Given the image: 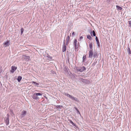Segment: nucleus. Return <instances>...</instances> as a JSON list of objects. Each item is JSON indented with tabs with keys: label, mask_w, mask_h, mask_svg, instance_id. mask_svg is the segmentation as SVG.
<instances>
[{
	"label": "nucleus",
	"mask_w": 131,
	"mask_h": 131,
	"mask_svg": "<svg viewBox=\"0 0 131 131\" xmlns=\"http://www.w3.org/2000/svg\"><path fill=\"white\" fill-rule=\"evenodd\" d=\"M22 79V77L20 76H19L18 77L17 80L18 82H20Z\"/></svg>",
	"instance_id": "obj_17"
},
{
	"label": "nucleus",
	"mask_w": 131,
	"mask_h": 131,
	"mask_svg": "<svg viewBox=\"0 0 131 131\" xmlns=\"http://www.w3.org/2000/svg\"><path fill=\"white\" fill-rule=\"evenodd\" d=\"M63 45H66L65 44V40H64L63 42Z\"/></svg>",
	"instance_id": "obj_33"
},
{
	"label": "nucleus",
	"mask_w": 131,
	"mask_h": 131,
	"mask_svg": "<svg viewBox=\"0 0 131 131\" xmlns=\"http://www.w3.org/2000/svg\"><path fill=\"white\" fill-rule=\"evenodd\" d=\"M86 58V55L84 56L83 57V62H84L85 61V60Z\"/></svg>",
	"instance_id": "obj_24"
},
{
	"label": "nucleus",
	"mask_w": 131,
	"mask_h": 131,
	"mask_svg": "<svg viewBox=\"0 0 131 131\" xmlns=\"http://www.w3.org/2000/svg\"><path fill=\"white\" fill-rule=\"evenodd\" d=\"M24 31V29L23 28H21V34L22 35Z\"/></svg>",
	"instance_id": "obj_25"
},
{
	"label": "nucleus",
	"mask_w": 131,
	"mask_h": 131,
	"mask_svg": "<svg viewBox=\"0 0 131 131\" xmlns=\"http://www.w3.org/2000/svg\"><path fill=\"white\" fill-rule=\"evenodd\" d=\"M69 39H70V36H68L67 38L66 41H69Z\"/></svg>",
	"instance_id": "obj_27"
},
{
	"label": "nucleus",
	"mask_w": 131,
	"mask_h": 131,
	"mask_svg": "<svg viewBox=\"0 0 131 131\" xmlns=\"http://www.w3.org/2000/svg\"><path fill=\"white\" fill-rule=\"evenodd\" d=\"M129 23V26L131 27V22H128Z\"/></svg>",
	"instance_id": "obj_30"
},
{
	"label": "nucleus",
	"mask_w": 131,
	"mask_h": 131,
	"mask_svg": "<svg viewBox=\"0 0 131 131\" xmlns=\"http://www.w3.org/2000/svg\"><path fill=\"white\" fill-rule=\"evenodd\" d=\"M9 118L8 116L6 118H5V122L7 126L9 124Z\"/></svg>",
	"instance_id": "obj_9"
},
{
	"label": "nucleus",
	"mask_w": 131,
	"mask_h": 131,
	"mask_svg": "<svg viewBox=\"0 0 131 131\" xmlns=\"http://www.w3.org/2000/svg\"><path fill=\"white\" fill-rule=\"evenodd\" d=\"M23 60L28 61L30 60V57L29 56L23 55Z\"/></svg>",
	"instance_id": "obj_5"
},
{
	"label": "nucleus",
	"mask_w": 131,
	"mask_h": 131,
	"mask_svg": "<svg viewBox=\"0 0 131 131\" xmlns=\"http://www.w3.org/2000/svg\"><path fill=\"white\" fill-rule=\"evenodd\" d=\"M42 94L40 93H35L32 95V97L34 100H37L39 99L38 96H41Z\"/></svg>",
	"instance_id": "obj_3"
},
{
	"label": "nucleus",
	"mask_w": 131,
	"mask_h": 131,
	"mask_svg": "<svg viewBox=\"0 0 131 131\" xmlns=\"http://www.w3.org/2000/svg\"><path fill=\"white\" fill-rule=\"evenodd\" d=\"M83 38V37L82 36H81L80 38V40H82V39Z\"/></svg>",
	"instance_id": "obj_31"
},
{
	"label": "nucleus",
	"mask_w": 131,
	"mask_h": 131,
	"mask_svg": "<svg viewBox=\"0 0 131 131\" xmlns=\"http://www.w3.org/2000/svg\"><path fill=\"white\" fill-rule=\"evenodd\" d=\"M27 112L26 111L23 110L20 115V118H22L24 117L27 114Z\"/></svg>",
	"instance_id": "obj_7"
},
{
	"label": "nucleus",
	"mask_w": 131,
	"mask_h": 131,
	"mask_svg": "<svg viewBox=\"0 0 131 131\" xmlns=\"http://www.w3.org/2000/svg\"><path fill=\"white\" fill-rule=\"evenodd\" d=\"M69 123L72 124V125H73V126L76 127V125L71 120H69Z\"/></svg>",
	"instance_id": "obj_15"
},
{
	"label": "nucleus",
	"mask_w": 131,
	"mask_h": 131,
	"mask_svg": "<svg viewBox=\"0 0 131 131\" xmlns=\"http://www.w3.org/2000/svg\"><path fill=\"white\" fill-rule=\"evenodd\" d=\"M92 46L93 44L92 43H90L89 44V47L91 49L90 50H93L92 49L93 48Z\"/></svg>",
	"instance_id": "obj_19"
},
{
	"label": "nucleus",
	"mask_w": 131,
	"mask_h": 131,
	"mask_svg": "<svg viewBox=\"0 0 131 131\" xmlns=\"http://www.w3.org/2000/svg\"><path fill=\"white\" fill-rule=\"evenodd\" d=\"M79 80L83 82L85 84L89 83L90 81L87 79H84L82 78H80L79 79Z\"/></svg>",
	"instance_id": "obj_6"
},
{
	"label": "nucleus",
	"mask_w": 131,
	"mask_h": 131,
	"mask_svg": "<svg viewBox=\"0 0 131 131\" xmlns=\"http://www.w3.org/2000/svg\"><path fill=\"white\" fill-rule=\"evenodd\" d=\"M106 2L108 3H110L111 1L112 0H106Z\"/></svg>",
	"instance_id": "obj_29"
},
{
	"label": "nucleus",
	"mask_w": 131,
	"mask_h": 131,
	"mask_svg": "<svg viewBox=\"0 0 131 131\" xmlns=\"http://www.w3.org/2000/svg\"><path fill=\"white\" fill-rule=\"evenodd\" d=\"M76 70L77 72H82L84 71L85 70H86V68L84 66L81 67L80 68H78L77 67H76Z\"/></svg>",
	"instance_id": "obj_4"
},
{
	"label": "nucleus",
	"mask_w": 131,
	"mask_h": 131,
	"mask_svg": "<svg viewBox=\"0 0 131 131\" xmlns=\"http://www.w3.org/2000/svg\"><path fill=\"white\" fill-rule=\"evenodd\" d=\"M10 42L9 41L7 40L4 43H3L4 47H6L10 45Z\"/></svg>",
	"instance_id": "obj_8"
},
{
	"label": "nucleus",
	"mask_w": 131,
	"mask_h": 131,
	"mask_svg": "<svg viewBox=\"0 0 131 131\" xmlns=\"http://www.w3.org/2000/svg\"><path fill=\"white\" fill-rule=\"evenodd\" d=\"M95 39L96 41L97 44V46L98 47H99L100 46V42L99 41L98 39V38L96 36L95 37Z\"/></svg>",
	"instance_id": "obj_11"
},
{
	"label": "nucleus",
	"mask_w": 131,
	"mask_h": 131,
	"mask_svg": "<svg viewBox=\"0 0 131 131\" xmlns=\"http://www.w3.org/2000/svg\"><path fill=\"white\" fill-rule=\"evenodd\" d=\"M93 56L94 58H97L98 57L97 53L96 52H94V53H93V50H89V57L90 58H92Z\"/></svg>",
	"instance_id": "obj_1"
},
{
	"label": "nucleus",
	"mask_w": 131,
	"mask_h": 131,
	"mask_svg": "<svg viewBox=\"0 0 131 131\" xmlns=\"http://www.w3.org/2000/svg\"><path fill=\"white\" fill-rule=\"evenodd\" d=\"M87 37V38L89 39L90 40H91L92 39V38L91 36L89 35H88Z\"/></svg>",
	"instance_id": "obj_20"
},
{
	"label": "nucleus",
	"mask_w": 131,
	"mask_h": 131,
	"mask_svg": "<svg viewBox=\"0 0 131 131\" xmlns=\"http://www.w3.org/2000/svg\"><path fill=\"white\" fill-rule=\"evenodd\" d=\"M7 115L8 116V114H7Z\"/></svg>",
	"instance_id": "obj_35"
},
{
	"label": "nucleus",
	"mask_w": 131,
	"mask_h": 131,
	"mask_svg": "<svg viewBox=\"0 0 131 131\" xmlns=\"http://www.w3.org/2000/svg\"><path fill=\"white\" fill-rule=\"evenodd\" d=\"M2 67L0 66V73L2 72Z\"/></svg>",
	"instance_id": "obj_28"
},
{
	"label": "nucleus",
	"mask_w": 131,
	"mask_h": 131,
	"mask_svg": "<svg viewBox=\"0 0 131 131\" xmlns=\"http://www.w3.org/2000/svg\"><path fill=\"white\" fill-rule=\"evenodd\" d=\"M66 45H63L62 47V51L63 52L65 51L66 50Z\"/></svg>",
	"instance_id": "obj_12"
},
{
	"label": "nucleus",
	"mask_w": 131,
	"mask_h": 131,
	"mask_svg": "<svg viewBox=\"0 0 131 131\" xmlns=\"http://www.w3.org/2000/svg\"><path fill=\"white\" fill-rule=\"evenodd\" d=\"M64 94V95H65L67 97H69L72 100H74L77 102H79V101L77 98L74 97L73 96L71 95L66 93H65Z\"/></svg>",
	"instance_id": "obj_2"
},
{
	"label": "nucleus",
	"mask_w": 131,
	"mask_h": 131,
	"mask_svg": "<svg viewBox=\"0 0 131 131\" xmlns=\"http://www.w3.org/2000/svg\"><path fill=\"white\" fill-rule=\"evenodd\" d=\"M47 57H48V60H51L52 58L50 57V56L49 55H48V56H47Z\"/></svg>",
	"instance_id": "obj_26"
},
{
	"label": "nucleus",
	"mask_w": 131,
	"mask_h": 131,
	"mask_svg": "<svg viewBox=\"0 0 131 131\" xmlns=\"http://www.w3.org/2000/svg\"><path fill=\"white\" fill-rule=\"evenodd\" d=\"M70 36H71V34H70Z\"/></svg>",
	"instance_id": "obj_36"
},
{
	"label": "nucleus",
	"mask_w": 131,
	"mask_h": 131,
	"mask_svg": "<svg viewBox=\"0 0 131 131\" xmlns=\"http://www.w3.org/2000/svg\"><path fill=\"white\" fill-rule=\"evenodd\" d=\"M74 108L75 110L77 111V112L78 113H79V114H80V113L79 112V111L78 109L76 107H74Z\"/></svg>",
	"instance_id": "obj_23"
},
{
	"label": "nucleus",
	"mask_w": 131,
	"mask_h": 131,
	"mask_svg": "<svg viewBox=\"0 0 131 131\" xmlns=\"http://www.w3.org/2000/svg\"><path fill=\"white\" fill-rule=\"evenodd\" d=\"M74 43L75 47V48L76 49L77 44V40L76 39L74 40Z\"/></svg>",
	"instance_id": "obj_16"
},
{
	"label": "nucleus",
	"mask_w": 131,
	"mask_h": 131,
	"mask_svg": "<svg viewBox=\"0 0 131 131\" xmlns=\"http://www.w3.org/2000/svg\"><path fill=\"white\" fill-rule=\"evenodd\" d=\"M17 69V67L14 66H12L11 67V70L10 72L12 73H13Z\"/></svg>",
	"instance_id": "obj_10"
},
{
	"label": "nucleus",
	"mask_w": 131,
	"mask_h": 131,
	"mask_svg": "<svg viewBox=\"0 0 131 131\" xmlns=\"http://www.w3.org/2000/svg\"><path fill=\"white\" fill-rule=\"evenodd\" d=\"M92 34H93V36H95L96 34H95V33L94 30H93L92 31H91V32H90V34L92 36Z\"/></svg>",
	"instance_id": "obj_13"
},
{
	"label": "nucleus",
	"mask_w": 131,
	"mask_h": 131,
	"mask_svg": "<svg viewBox=\"0 0 131 131\" xmlns=\"http://www.w3.org/2000/svg\"><path fill=\"white\" fill-rule=\"evenodd\" d=\"M116 7L117 8V9L118 10H121L122 9V8L121 7L118 6L116 5Z\"/></svg>",
	"instance_id": "obj_14"
},
{
	"label": "nucleus",
	"mask_w": 131,
	"mask_h": 131,
	"mask_svg": "<svg viewBox=\"0 0 131 131\" xmlns=\"http://www.w3.org/2000/svg\"><path fill=\"white\" fill-rule=\"evenodd\" d=\"M74 35V32H73L72 33V35Z\"/></svg>",
	"instance_id": "obj_34"
},
{
	"label": "nucleus",
	"mask_w": 131,
	"mask_h": 131,
	"mask_svg": "<svg viewBox=\"0 0 131 131\" xmlns=\"http://www.w3.org/2000/svg\"><path fill=\"white\" fill-rule=\"evenodd\" d=\"M68 42H69V41H66V45H67L68 44Z\"/></svg>",
	"instance_id": "obj_32"
},
{
	"label": "nucleus",
	"mask_w": 131,
	"mask_h": 131,
	"mask_svg": "<svg viewBox=\"0 0 131 131\" xmlns=\"http://www.w3.org/2000/svg\"><path fill=\"white\" fill-rule=\"evenodd\" d=\"M32 82L36 86H37L39 85V84L38 83H36L35 82L32 81Z\"/></svg>",
	"instance_id": "obj_22"
},
{
	"label": "nucleus",
	"mask_w": 131,
	"mask_h": 131,
	"mask_svg": "<svg viewBox=\"0 0 131 131\" xmlns=\"http://www.w3.org/2000/svg\"><path fill=\"white\" fill-rule=\"evenodd\" d=\"M127 50L128 53L129 54H131V51L129 48H128Z\"/></svg>",
	"instance_id": "obj_18"
},
{
	"label": "nucleus",
	"mask_w": 131,
	"mask_h": 131,
	"mask_svg": "<svg viewBox=\"0 0 131 131\" xmlns=\"http://www.w3.org/2000/svg\"><path fill=\"white\" fill-rule=\"evenodd\" d=\"M56 107L57 108L59 109L61 108V107H62V106L60 105H57L56 106Z\"/></svg>",
	"instance_id": "obj_21"
}]
</instances>
